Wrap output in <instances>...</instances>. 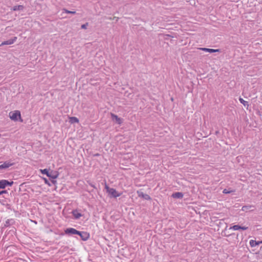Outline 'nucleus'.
I'll list each match as a JSON object with an SVG mask.
<instances>
[{"label": "nucleus", "instance_id": "obj_1", "mask_svg": "<svg viewBox=\"0 0 262 262\" xmlns=\"http://www.w3.org/2000/svg\"><path fill=\"white\" fill-rule=\"evenodd\" d=\"M105 189L110 198H116L120 196L122 194L121 193L117 192L115 189L109 187L106 184H105Z\"/></svg>", "mask_w": 262, "mask_h": 262}, {"label": "nucleus", "instance_id": "obj_2", "mask_svg": "<svg viewBox=\"0 0 262 262\" xmlns=\"http://www.w3.org/2000/svg\"><path fill=\"white\" fill-rule=\"evenodd\" d=\"M9 116L10 118L13 121H17L18 118L21 119L20 112L19 111L10 112Z\"/></svg>", "mask_w": 262, "mask_h": 262}, {"label": "nucleus", "instance_id": "obj_3", "mask_svg": "<svg viewBox=\"0 0 262 262\" xmlns=\"http://www.w3.org/2000/svg\"><path fill=\"white\" fill-rule=\"evenodd\" d=\"M77 234L79 235L81 238L84 241L88 240L90 237L89 233L84 231L80 232L78 231V233Z\"/></svg>", "mask_w": 262, "mask_h": 262}, {"label": "nucleus", "instance_id": "obj_4", "mask_svg": "<svg viewBox=\"0 0 262 262\" xmlns=\"http://www.w3.org/2000/svg\"><path fill=\"white\" fill-rule=\"evenodd\" d=\"M13 184V182H9L6 180H2L0 181V188H5L6 186H11Z\"/></svg>", "mask_w": 262, "mask_h": 262}, {"label": "nucleus", "instance_id": "obj_5", "mask_svg": "<svg viewBox=\"0 0 262 262\" xmlns=\"http://www.w3.org/2000/svg\"><path fill=\"white\" fill-rule=\"evenodd\" d=\"M17 40V37L15 36L12 39L3 41L0 45V46H3L4 45H10L14 43Z\"/></svg>", "mask_w": 262, "mask_h": 262}, {"label": "nucleus", "instance_id": "obj_6", "mask_svg": "<svg viewBox=\"0 0 262 262\" xmlns=\"http://www.w3.org/2000/svg\"><path fill=\"white\" fill-rule=\"evenodd\" d=\"M64 232L66 234L73 235L77 234L78 231L73 228H68L64 230Z\"/></svg>", "mask_w": 262, "mask_h": 262}, {"label": "nucleus", "instance_id": "obj_7", "mask_svg": "<svg viewBox=\"0 0 262 262\" xmlns=\"http://www.w3.org/2000/svg\"><path fill=\"white\" fill-rule=\"evenodd\" d=\"M137 193L138 194V196L140 198H143L144 199H145L146 200H151V198L149 195H148L147 194H145L141 191L138 190V191H137Z\"/></svg>", "mask_w": 262, "mask_h": 262}, {"label": "nucleus", "instance_id": "obj_8", "mask_svg": "<svg viewBox=\"0 0 262 262\" xmlns=\"http://www.w3.org/2000/svg\"><path fill=\"white\" fill-rule=\"evenodd\" d=\"M112 119L113 121H115L118 124H121L122 123L121 118H119L116 115L111 113V114Z\"/></svg>", "mask_w": 262, "mask_h": 262}, {"label": "nucleus", "instance_id": "obj_9", "mask_svg": "<svg viewBox=\"0 0 262 262\" xmlns=\"http://www.w3.org/2000/svg\"><path fill=\"white\" fill-rule=\"evenodd\" d=\"M248 229V227H246V226H241L239 225H234L232 227H230L229 228V229H232L233 230H238L239 229H242V230H247Z\"/></svg>", "mask_w": 262, "mask_h": 262}, {"label": "nucleus", "instance_id": "obj_10", "mask_svg": "<svg viewBox=\"0 0 262 262\" xmlns=\"http://www.w3.org/2000/svg\"><path fill=\"white\" fill-rule=\"evenodd\" d=\"M199 49L200 50L209 52V53H215V52H220L219 49H209V48H199Z\"/></svg>", "mask_w": 262, "mask_h": 262}, {"label": "nucleus", "instance_id": "obj_11", "mask_svg": "<svg viewBox=\"0 0 262 262\" xmlns=\"http://www.w3.org/2000/svg\"><path fill=\"white\" fill-rule=\"evenodd\" d=\"M254 206L252 205H246L244 206L242 208V210L244 211H247L248 210H250L251 211H253L254 210Z\"/></svg>", "mask_w": 262, "mask_h": 262}, {"label": "nucleus", "instance_id": "obj_12", "mask_svg": "<svg viewBox=\"0 0 262 262\" xmlns=\"http://www.w3.org/2000/svg\"><path fill=\"white\" fill-rule=\"evenodd\" d=\"M260 243H262V241H256L255 240L251 239L250 241L249 244L251 247H254L256 246L259 245Z\"/></svg>", "mask_w": 262, "mask_h": 262}, {"label": "nucleus", "instance_id": "obj_13", "mask_svg": "<svg viewBox=\"0 0 262 262\" xmlns=\"http://www.w3.org/2000/svg\"><path fill=\"white\" fill-rule=\"evenodd\" d=\"M72 214L75 219H78L82 216L81 213L79 212L77 210H73L72 211Z\"/></svg>", "mask_w": 262, "mask_h": 262}, {"label": "nucleus", "instance_id": "obj_14", "mask_svg": "<svg viewBox=\"0 0 262 262\" xmlns=\"http://www.w3.org/2000/svg\"><path fill=\"white\" fill-rule=\"evenodd\" d=\"M12 165V163L4 162L3 164L0 165V169L8 168Z\"/></svg>", "mask_w": 262, "mask_h": 262}, {"label": "nucleus", "instance_id": "obj_15", "mask_svg": "<svg viewBox=\"0 0 262 262\" xmlns=\"http://www.w3.org/2000/svg\"><path fill=\"white\" fill-rule=\"evenodd\" d=\"M172 196L173 198H182L183 196V194L182 192H178L172 194Z\"/></svg>", "mask_w": 262, "mask_h": 262}, {"label": "nucleus", "instance_id": "obj_16", "mask_svg": "<svg viewBox=\"0 0 262 262\" xmlns=\"http://www.w3.org/2000/svg\"><path fill=\"white\" fill-rule=\"evenodd\" d=\"M24 9V6L23 5H17L14 6L11 10L13 11H17V10H22Z\"/></svg>", "mask_w": 262, "mask_h": 262}, {"label": "nucleus", "instance_id": "obj_17", "mask_svg": "<svg viewBox=\"0 0 262 262\" xmlns=\"http://www.w3.org/2000/svg\"><path fill=\"white\" fill-rule=\"evenodd\" d=\"M58 176V174L57 173H53L52 172H50L48 176V177L53 179H56Z\"/></svg>", "mask_w": 262, "mask_h": 262}, {"label": "nucleus", "instance_id": "obj_18", "mask_svg": "<svg viewBox=\"0 0 262 262\" xmlns=\"http://www.w3.org/2000/svg\"><path fill=\"white\" fill-rule=\"evenodd\" d=\"M239 102L244 105V106H249V103L247 101L244 100L243 98H239Z\"/></svg>", "mask_w": 262, "mask_h": 262}, {"label": "nucleus", "instance_id": "obj_19", "mask_svg": "<svg viewBox=\"0 0 262 262\" xmlns=\"http://www.w3.org/2000/svg\"><path fill=\"white\" fill-rule=\"evenodd\" d=\"M70 120L72 123H78L79 122V120L78 119V118L75 117H70Z\"/></svg>", "mask_w": 262, "mask_h": 262}, {"label": "nucleus", "instance_id": "obj_20", "mask_svg": "<svg viewBox=\"0 0 262 262\" xmlns=\"http://www.w3.org/2000/svg\"><path fill=\"white\" fill-rule=\"evenodd\" d=\"M40 171L42 174H46L47 176L50 173L47 169H41Z\"/></svg>", "mask_w": 262, "mask_h": 262}, {"label": "nucleus", "instance_id": "obj_21", "mask_svg": "<svg viewBox=\"0 0 262 262\" xmlns=\"http://www.w3.org/2000/svg\"><path fill=\"white\" fill-rule=\"evenodd\" d=\"M63 12H64L65 13H68V14H74L76 13V12L75 11H70V10H67L66 9H63Z\"/></svg>", "mask_w": 262, "mask_h": 262}, {"label": "nucleus", "instance_id": "obj_22", "mask_svg": "<svg viewBox=\"0 0 262 262\" xmlns=\"http://www.w3.org/2000/svg\"><path fill=\"white\" fill-rule=\"evenodd\" d=\"M231 192V191H228L226 189H224L223 191V193L224 194H228V193H230Z\"/></svg>", "mask_w": 262, "mask_h": 262}, {"label": "nucleus", "instance_id": "obj_23", "mask_svg": "<svg viewBox=\"0 0 262 262\" xmlns=\"http://www.w3.org/2000/svg\"><path fill=\"white\" fill-rule=\"evenodd\" d=\"M87 26H88V23L83 24L81 25V28L83 29H86L87 28Z\"/></svg>", "mask_w": 262, "mask_h": 262}, {"label": "nucleus", "instance_id": "obj_24", "mask_svg": "<svg viewBox=\"0 0 262 262\" xmlns=\"http://www.w3.org/2000/svg\"><path fill=\"white\" fill-rule=\"evenodd\" d=\"M9 222H10V220H8L7 221H6L5 224V227H7L9 225Z\"/></svg>", "mask_w": 262, "mask_h": 262}, {"label": "nucleus", "instance_id": "obj_25", "mask_svg": "<svg viewBox=\"0 0 262 262\" xmlns=\"http://www.w3.org/2000/svg\"><path fill=\"white\" fill-rule=\"evenodd\" d=\"M7 193V191H6V190L1 191H0V195L4 194V193Z\"/></svg>", "mask_w": 262, "mask_h": 262}, {"label": "nucleus", "instance_id": "obj_26", "mask_svg": "<svg viewBox=\"0 0 262 262\" xmlns=\"http://www.w3.org/2000/svg\"><path fill=\"white\" fill-rule=\"evenodd\" d=\"M45 183H46V184H48L49 185H50L49 183H48V180H47L46 179H45Z\"/></svg>", "mask_w": 262, "mask_h": 262}, {"label": "nucleus", "instance_id": "obj_27", "mask_svg": "<svg viewBox=\"0 0 262 262\" xmlns=\"http://www.w3.org/2000/svg\"><path fill=\"white\" fill-rule=\"evenodd\" d=\"M99 155L98 154H95V156H98Z\"/></svg>", "mask_w": 262, "mask_h": 262}]
</instances>
